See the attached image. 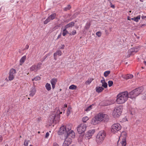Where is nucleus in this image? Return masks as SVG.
Returning <instances> with one entry per match:
<instances>
[{"instance_id":"1","label":"nucleus","mask_w":146,"mask_h":146,"mask_svg":"<svg viewBox=\"0 0 146 146\" xmlns=\"http://www.w3.org/2000/svg\"><path fill=\"white\" fill-rule=\"evenodd\" d=\"M129 97L127 92L125 91L119 93L117 96L116 101L118 104L124 103Z\"/></svg>"},{"instance_id":"2","label":"nucleus","mask_w":146,"mask_h":146,"mask_svg":"<svg viewBox=\"0 0 146 146\" xmlns=\"http://www.w3.org/2000/svg\"><path fill=\"white\" fill-rule=\"evenodd\" d=\"M126 136L127 134L125 132H122L121 133L117 142V146H125L126 144Z\"/></svg>"},{"instance_id":"3","label":"nucleus","mask_w":146,"mask_h":146,"mask_svg":"<svg viewBox=\"0 0 146 146\" xmlns=\"http://www.w3.org/2000/svg\"><path fill=\"white\" fill-rule=\"evenodd\" d=\"M143 90V87H140L137 88L129 93V98L133 99L135 98L142 92Z\"/></svg>"},{"instance_id":"4","label":"nucleus","mask_w":146,"mask_h":146,"mask_svg":"<svg viewBox=\"0 0 146 146\" xmlns=\"http://www.w3.org/2000/svg\"><path fill=\"white\" fill-rule=\"evenodd\" d=\"M106 135V133L104 131H101L99 132L97 135L96 138V141L98 144H100L103 142Z\"/></svg>"},{"instance_id":"5","label":"nucleus","mask_w":146,"mask_h":146,"mask_svg":"<svg viewBox=\"0 0 146 146\" xmlns=\"http://www.w3.org/2000/svg\"><path fill=\"white\" fill-rule=\"evenodd\" d=\"M122 109V106H121L120 105L118 107H115L113 112V117L115 118L119 117L121 114Z\"/></svg>"},{"instance_id":"6","label":"nucleus","mask_w":146,"mask_h":146,"mask_svg":"<svg viewBox=\"0 0 146 146\" xmlns=\"http://www.w3.org/2000/svg\"><path fill=\"white\" fill-rule=\"evenodd\" d=\"M62 112H60V110H58L56 113L55 112H53V113L50 116V120L52 122H53L54 121H56V118L57 119H58L60 117V114H62Z\"/></svg>"},{"instance_id":"7","label":"nucleus","mask_w":146,"mask_h":146,"mask_svg":"<svg viewBox=\"0 0 146 146\" xmlns=\"http://www.w3.org/2000/svg\"><path fill=\"white\" fill-rule=\"evenodd\" d=\"M95 117L99 122L103 120L104 121H107L109 119L108 116L107 115L103 113L99 114Z\"/></svg>"},{"instance_id":"8","label":"nucleus","mask_w":146,"mask_h":146,"mask_svg":"<svg viewBox=\"0 0 146 146\" xmlns=\"http://www.w3.org/2000/svg\"><path fill=\"white\" fill-rule=\"evenodd\" d=\"M121 128V126L119 123H115L113 124L111 127V131L112 133H115L120 130Z\"/></svg>"},{"instance_id":"9","label":"nucleus","mask_w":146,"mask_h":146,"mask_svg":"<svg viewBox=\"0 0 146 146\" xmlns=\"http://www.w3.org/2000/svg\"><path fill=\"white\" fill-rule=\"evenodd\" d=\"M86 127V125L85 123H81L77 127V130L78 133L81 134L84 132Z\"/></svg>"},{"instance_id":"10","label":"nucleus","mask_w":146,"mask_h":146,"mask_svg":"<svg viewBox=\"0 0 146 146\" xmlns=\"http://www.w3.org/2000/svg\"><path fill=\"white\" fill-rule=\"evenodd\" d=\"M16 73V70L15 69L12 68L11 69L9 73L8 78L9 81L13 80L14 78V76Z\"/></svg>"},{"instance_id":"11","label":"nucleus","mask_w":146,"mask_h":146,"mask_svg":"<svg viewBox=\"0 0 146 146\" xmlns=\"http://www.w3.org/2000/svg\"><path fill=\"white\" fill-rule=\"evenodd\" d=\"M58 133L59 135H64L65 137L68 132L65 126H63L60 128Z\"/></svg>"},{"instance_id":"12","label":"nucleus","mask_w":146,"mask_h":146,"mask_svg":"<svg viewBox=\"0 0 146 146\" xmlns=\"http://www.w3.org/2000/svg\"><path fill=\"white\" fill-rule=\"evenodd\" d=\"M56 16L55 13L52 14L47 19L44 21V24H46L48 23L50 20L54 19Z\"/></svg>"},{"instance_id":"13","label":"nucleus","mask_w":146,"mask_h":146,"mask_svg":"<svg viewBox=\"0 0 146 146\" xmlns=\"http://www.w3.org/2000/svg\"><path fill=\"white\" fill-rule=\"evenodd\" d=\"M68 138L72 139L73 138L75 137V133L72 130H71L69 132L67 133L66 136Z\"/></svg>"},{"instance_id":"14","label":"nucleus","mask_w":146,"mask_h":146,"mask_svg":"<svg viewBox=\"0 0 146 146\" xmlns=\"http://www.w3.org/2000/svg\"><path fill=\"white\" fill-rule=\"evenodd\" d=\"M72 140V139L68 138L66 137L63 144V146H68L71 143Z\"/></svg>"},{"instance_id":"15","label":"nucleus","mask_w":146,"mask_h":146,"mask_svg":"<svg viewBox=\"0 0 146 146\" xmlns=\"http://www.w3.org/2000/svg\"><path fill=\"white\" fill-rule=\"evenodd\" d=\"M95 130V129H92L88 131L87 133L86 134V137L88 139H90L91 137L93 135Z\"/></svg>"},{"instance_id":"16","label":"nucleus","mask_w":146,"mask_h":146,"mask_svg":"<svg viewBox=\"0 0 146 146\" xmlns=\"http://www.w3.org/2000/svg\"><path fill=\"white\" fill-rule=\"evenodd\" d=\"M36 92V90L35 86L33 87L31 89L29 93L30 96L33 97L35 94Z\"/></svg>"},{"instance_id":"17","label":"nucleus","mask_w":146,"mask_h":146,"mask_svg":"<svg viewBox=\"0 0 146 146\" xmlns=\"http://www.w3.org/2000/svg\"><path fill=\"white\" fill-rule=\"evenodd\" d=\"M62 55V52L60 50H58L54 53V59L56 60L57 59L56 56L57 55L61 56Z\"/></svg>"},{"instance_id":"18","label":"nucleus","mask_w":146,"mask_h":146,"mask_svg":"<svg viewBox=\"0 0 146 146\" xmlns=\"http://www.w3.org/2000/svg\"><path fill=\"white\" fill-rule=\"evenodd\" d=\"M99 123L97 119H96V117L95 116L93 117L91 121V123L94 125H96Z\"/></svg>"},{"instance_id":"19","label":"nucleus","mask_w":146,"mask_h":146,"mask_svg":"<svg viewBox=\"0 0 146 146\" xmlns=\"http://www.w3.org/2000/svg\"><path fill=\"white\" fill-rule=\"evenodd\" d=\"M57 81V79L56 78H53L51 81L52 88L53 89L55 88V85Z\"/></svg>"},{"instance_id":"20","label":"nucleus","mask_w":146,"mask_h":146,"mask_svg":"<svg viewBox=\"0 0 146 146\" xmlns=\"http://www.w3.org/2000/svg\"><path fill=\"white\" fill-rule=\"evenodd\" d=\"M74 23L73 22H71L69 24L66 25L65 26V28L68 29V28L72 27L74 25Z\"/></svg>"},{"instance_id":"21","label":"nucleus","mask_w":146,"mask_h":146,"mask_svg":"<svg viewBox=\"0 0 146 146\" xmlns=\"http://www.w3.org/2000/svg\"><path fill=\"white\" fill-rule=\"evenodd\" d=\"M72 125L71 124H67L65 127L66 129H67V132H69L71 130Z\"/></svg>"},{"instance_id":"22","label":"nucleus","mask_w":146,"mask_h":146,"mask_svg":"<svg viewBox=\"0 0 146 146\" xmlns=\"http://www.w3.org/2000/svg\"><path fill=\"white\" fill-rule=\"evenodd\" d=\"M104 89L102 86H98L96 88V91L98 93L102 92Z\"/></svg>"},{"instance_id":"23","label":"nucleus","mask_w":146,"mask_h":146,"mask_svg":"<svg viewBox=\"0 0 146 146\" xmlns=\"http://www.w3.org/2000/svg\"><path fill=\"white\" fill-rule=\"evenodd\" d=\"M26 59V56H24L23 57H22L21 58V59L20 62V65H22L23 63L24 62L25 60Z\"/></svg>"},{"instance_id":"24","label":"nucleus","mask_w":146,"mask_h":146,"mask_svg":"<svg viewBox=\"0 0 146 146\" xmlns=\"http://www.w3.org/2000/svg\"><path fill=\"white\" fill-rule=\"evenodd\" d=\"M113 102L112 100H108L105 102L104 105L107 106L113 104Z\"/></svg>"},{"instance_id":"25","label":"nucleus","mask_w":146,"mask_h":146,"mask_svg":"<svg viewBox=\"0 0 146 146\" xmlns=\"http://www.w3.org/2000/svg\"><path fill=\"white\" fill-rule=\"evenodd\" d=\"M135 50V48H133L131 49H130L129 51H128V53H129V55H127L126 56V57L127 58H128L130 57V55H131V53L134 52Z\"/></svg>"},{"instance_id":"26","label":"nucleus","mask_w":146,"mask_h":146,"mask_svg":"<svg viewBox=\"0 0 146 146\" xmlns=\"http://www.w3.org/2000/svg\"><path fill=\"white\" fill-rule=\"evenodd\" d=\"M46 89L48 91L50 90L51 89V85L50 84L47 83L45 85Z\"/></svg>"},{"instance_id":"27","label":"nucleus","mask_w":146,"mask_h":146,"mask_svg":"<svg viewBox=\"0 0 146 146\" xmlns=\"http://www.w3.org/2000/svg\"><path fill=\"white\" fill-rule=\"evenodd\" d=\"M133 77V76L132 74H127L125 75V79L126 80H127L129 79H131Z\"/></svg>"},{"instance_id":"28","label":"nucleus","mask_w":146,"mask_h":146,"mask_svg":"<svg viewBox=\"0 0 146 146\" xmlns=\"http://www.w3.org/2000/svg\"><path fill=\"white\" fill-rule=\"evenodd\" d=\"M72 108L70 106H68V108L67 111V115L68 116L71 113V112Z\"/></svg>"},{"instance_id":"29","label":"nucleus","mask_w":146,"mask_h":146,"mask_svg":"<svg viewBox=\"0 0 146 146\" xmlns=\"http://www.w3.org/2000/svg\"><path fill=\"white\" fill-rule=\"evenodd\" d=\"M140 16L139 15L136 17H134L132 18L131 19L134 20V21L137 22L140 19Z\"/></svg>"},{"instance_id":"30","label":"nucleus","mask_w":146,"mask_h":146,"mask_svg":"<svg viewBox=\"0 0 146 146\" xmlns=\"http://www.w3.org/2000/svg\"><path fill=\"white\" fill-rule=\"evenodd\" d=\"M30 70L31 71H34L35 72H36L37 70L35 67V65H34L31 66L30 68Z\"/></svg>"},{"instance_id":"31","label":"nucleus","mask_w":146,"mask_h":146,"mask_svg":"<svg viewBox=\"0 0 146 146\" xmlns=\"http://www.w3.org/2000/svg\"><path fill=\"white\" fill-rule=\"evenodd\" d=\"M93 80V79L92 78H89L88 80H87L85 82V84L86 85H88Z\"/></svg>"},{"instance_id":"32","label":"nucleus","mask_w":146,"mask_h":146,"mask_svg":"<svg viewBox=\"0 0 146 146\" xmlns=\"http://www.w3.org/2000/svg\"><path fill=\"white\" fill-rule=\"evenodd\" d=\"M76 86L74 85H72L69 87V89L70 90H75L76 89Z\"/></svg>"},{"instance_id":"33","label":"nucleus","mask_w":146,"mask_h":146,"mask_svg":"<svg viewBox=\"0 0 146 146\" xmlns=\"http://www.w3.org/2000/svg\"><path fill=\"white\" fill-rule=\"evenodd\" d=\"M91 24L90 23H87L86 26H85L84 29L86 30L88 29L90 26Z\"/></svg>"},{"instance_id":"34","label":"nucleus","mask_w":146,"mask_h":146,"mask_svg":"<svg viewBox=\"0 0 146 146\" xmlns=\"http://www.w3.org/2000/svg\"><path fill=\"white\" fill-rule=\"evenodd\" d=\"M67 28H65V29L63 30L62 33V35L63 36H65L67 34H69L68 32L66 30Z\"/></svg>"},{"instance_id":"35","label":"nucleus","mask_w":146,"mask_h":146,"mask_svg":"<svg viewBox=\"0 0 146 146\" xmlns=\"http://www.w3.org/2000/svg\"><path fill=\"white\" fill-rule=\"evenodd\" d=\"M41 65L42 63L39 62L38 63L37 65H35V67L37 70L40 69Z\"/></svg>"},{"instance_id":"36","label":"nucleus","mask_w":146,"mask_h":146,"mask_svg":"<svg viewBox=\"0 0 146 146\" xmlns=\"http://www.w3.org/2000/svg\"><path fill=\"white\" fill-rule=\"evenodd\" d=\"M141 95V97L142 99H146V91L142 94Z\"/></svg>"},{"instance_id":"37","label":"nucleus","mask_w":146,"mask_h":146,"mask_svg":"<svg viewBox=\"0 0 146 146\" xmlns=\"http://www.w3.org/2000/svg\"><path fill=\"white\" fill-rule=\"evenodd\" d=\"M89 119L88 117L87 116H85L82 118V120L84 123L86 122V121Z\"/></svg>"},{"instance_id":"38","label":"nucleus","mask_w":146,"mask_h":146,"mask_svg":"<svg viewBox=\"0 0 146 146\" xmlns=\"http://www.w3.org/2000/svg\"><path fill=\"white\" fill-rule=\"evenodd\" d=\"M110 71H107L105 72L104 73V76L106 77L110 74Z\"/></svg>"},{"instance_id":"39","label":"nucleus","mask_w":146,"mask_h":146,"mask_svg":"<svg viewBox=\"0 0 146 146\" xmlns=\"http://www.w3.org/2000/svg\"><path fill=\"white\" fill-rule=\"evenodd\" d=\"M71 8V6L70 5H68L67 6V7H65L64 9V10L65 11H67L68 10H69Z\"/></svg>"},{"instance_id":"40","label":"nucleus","mask_w":146,"mask_h":146,"mask_svg":"<svg viewBox=\"0 0 146 146\" xmlns=\"http://www.w3.org/2000/svg\"><path fill=\"white\" fill-rule=\"evenodd\" d=\"M40 77L38 76H37L35 78H33L32 80L33 81H34V80H35V81H37L39 80L40 79Z\"/></svg>"},{"instance_id":"41","label":"nucleus","mask_w":146,"mask_h":146,"mask_svg":"<svg viewBox=\"0 0 146 146\" xmlns=\"http://www.w3.org/2000/svg\"><path fill=\"white\" fill-rule=\"evenodd\" d=\"M76 33V30H74L71 33H69V34L70 35H74Z\"/></svg>"},{"instance_id":"42","label":"nucleus","mask_w":146,"mask_h":146,"mask_svg":"<svg viewBox=\"0 0 146 146\" xmlns=\"http://www.w3.org/2000/svg\"><path fill=\"white\" fill-rule=\"evenodd\" d=\"M113 84V82L111 81H109L108 82V84L109 87H110L112 86Z\"/></svg>"},{"instance_id":"43","label":"nucleus","mask_w":146,"mask_h":146,"mask_svg":"<svg viewBox=\"0 0 146 146\" xmlns=\"http://www.w3.org/2000/svg\"><path fill=\"white\" fill-rule=\"evenodd\" d=\"M96 34L98 37H100L101 36L102 33L101 32L98 31L96 33Z\"/></svg>"},{"instance_id":"44","label":"nucleus","mask_w":146,"mask_h":146,"mask_svg":"<svg viewBox=\"0 0 146 146\" xmlns=\"http://www.w3.org/2000/svg\"><path fill=\"white\" fill-rule=\"evenodd\" d=\"M107 84L105 82L103 83L102 85V86L104 87L105 88H106L107 87Z\"/></svg>"},{"instance_id":"45","label":"nucleus","mask_w":146,"mask_h":146,"mask_svg":"<svg viewBox=\"0 0 146 146\" xmlns=\"http://www.w3.org/2000/svg\"><path fill=\"white\" fill-rule=\"evenodd\" d=\"M92 106H88L86 110H85L86 111H90V110H91L92 109Z\"/></svg>"},{"instance_id":"46","label":"nucleus","mask_w":146,"mask_h":146,"mask_svg":"<svg viewBox=\"0 0 146 146\" xmlns=\"http://www.w3.org/2000/svg\"><path fill=\"white\" fill-rule=\"evenodd\" d=\"M29 141H27L26 140H25V142L24 145L25 146H28V142Z\"/></svg>"},{"instance_id":"47","label":"nucleus","mask_w":146,"mask_h":146,"mask_svg":"<svg viewBox=\"0 0 146 146\" xmlns=\"http://www.w3.org/2000/svg\"><path fill=\"white\" fill-rule=\"evenodd\" d=\"M64 44H61L60 47V49H63L64 47Z\"/></svg>"},{"instance_id":"48","label":"nucleus","mask_w":146,"mask_h":146,"mask_svg":"<svg viewBox=\"0 0 146 146\" xmlns=\"http://www.w3.org/2000/svg\"><path fill=\"white\" fill-rule=\"evenodd\" d=\"M49 135V134L48 132H47L46 133V135L45 136L46 138H47Z\"/></svg>"},{"instance_id":"49","label":"nucleus","mask_w":146,"mask_h":146,"mask_svg":"<svg viewBox=\"0 0 146 146\" xmlns=\"http://www.w3.org/2000/svg\"><path fill=\"white\" fill-rule=\"evenodd\" d=\"M138 48V47L135 48L134 52L135 53H136L137 52Z\"/></svg>"},{"instance_id":"50","label":"nucleus","mask_w":146,"mask_h":146,"mask_svg":"<svg viewBox=\"0 0 146 146\" xmlns=\"http://www.w3.org/2000/svg\"><path fill=\"white\" fill-rule=\"evenodd\" d=\"M61 110H62V111H63V113H64L65 111V108H64V107H63L62 108V109H61Z\"/></svg>"},{"instance_id":"51","label":"nucleus","mask_w":146,"mask_h":146,"mask_svg":"<svg viewBox=\"0 0 146 146\" xmlns=\"http://www.w3.org/2000/svg\"><path fill=\"white\" fill-rule=\"evenodd\" d=\"M53 146H59V145L56 143H54Z\"/></svg>"},{"instance_id":"52","label":"nucleus","mask_w":146,"mask_h":146,"mask_svg":"<svg viewBox=\"0 0 146 146\" xmlns=\"http://www.w3.org/2000/svg\"><path fill=\"white\" fill-rule=\"evenodd\" d=\"M105 82L104 80H102L101 81V82L102 83V84Z\"/></svg>"},{"instance_id":"53","label":"nucleus","mask_w":146,"mask_h":146,"mask_svg":"<svg viewBox=\"0 0 146 146\" xmlns=\"http://www.w3.org/2000/svg\"><path fill=\"white\" fill-rule=\"evenodd\" d=\"M121 76L123 78L125 79V75H122Z\"/></svg>"},{"instance_id":"54","label":"nucleus","mask_w":146,"mask_h":146,"mask_svg":"<svg viewBox=\"0 0 146 146\" xmlns=\"http://www.w3.org/2000/svg\"><path fill=\"white\" fill-rule=\"evenodd\" d=\"M141 18L142 19H144L145 18H146V16H143L141 17Z\"/></svg>"},{"instance_id":"55","label":"nucleus","mask_w":146,"mask_h":146,"mask_svg":"<svg viewBox=\"0 0 146 146\" xmlns=\"http://www.w3.org/2000/svg\"><path fill=\"white\" fill-rule=\"evenodd\" d=\"M67 107V105L66 104H65L64 105V107H63L65 108H66Z\"/></svg>"},{"instance_id":"56","label":"nucleus","mask_w":146,"mask_h":146,"mask_svg":"<svg viewBox=\"0 0 146 146\" xmlns=\"http://www.w3.org/2000/svg\"><path fill=\"white\" fill-rule=\"evenodd\" d=\"M61 36V34H60L58 36L57 39H58Z\"/></svg>"},{"instance_id":"57","label":"nucleus","mask_w":146,"mask_h":146,"mask_svg":"<svg viewBox=\"0 0 146 146\" xmlns=\"http://www.w3.org/2000/svg\"><path fill=\"white\" fill-rule=\"evenodd\" d=\"M111 7L113 8H114L115 7V6L113 5H111Z\"/></svg>"},{"instance_id":"58","label":"nucleus","mask_w":146,"mask_h":146,"mask_svg":"<svg viewBox=\"0 0 146 146\" xmlns=\"http://www.w3.org/2000/svg\"><path fill=\"white\" fill-rule=\"evenodd\" d=\"M143 62L144 64L146 66V61H144Z\"/></svg>"},{"instance_id":"59","label":"nucleus","mask_w":146,"mask_h":146,"mask_svg":"<svg viewBox=\"0 0 146 146\" xmlns=\"http://www.w3.org/2000/svg\"><path fill=\"white\" fill-rule=\"evenodd\" d=\"M27 49H28L29 48V46L28 45H27Z\"/></svg>"},{"instance_id":"60","label":"nucleus","mask_w":146,"mask_h":146,"mask_svg":"<svg viewBox=\"0 0 146 146\" xmlns=\"http://www.w3.org/2000/svg\"><path fill=\"white\" fill-rule=\"evenodd\" d=\"M27 49H28L29 48V46L28 45H27Z\"/></svg>"},{"instance_id":"61","label":"nucleus","mask_w":146,"mask_h":146,"mask_svg":"<svg viewBox=\"0 0 146 146\" xmlns=\"http://www.w3.org/2000/svg\"><path fill=\"white\" fill-rule=\"evenodd\" d=\"M29 146H33L32 145H29Z\"/></svg>"},{"instance_id":"62","label":"nucleus","mask_w":146,"mask_h":146,"mask_svg":"<svg viewBox=\"0 0 146 146\" xmlns=\"http://www.w3.org/2000/svg\"><path fill=\"white\" fill-rule=\"evenodd\" d=\"M139 37H137V38L139 39Z\"/></svg>"},{"instance_id":"63","label":"nucleus","mask_w":146,"mask_h":146,"mask_svg":"<svg viewBox=\"0 0 146 146\" xmlns=\"http://www.w3.org/2000/svg\"><path fill=\"white\" fill-rule=\"evenodd\" d=\"M129 12L130 13H131V11H129Z\"/></svg>"},{"instance_id":"64","label":"nucleus","mask_w":146,"mask_h":146,"mask_svg":"<svg viewBox=\"0 0 146 146\" xmlns=\"http://www.w3.org/2000/svg\"><path fill=\"white\" fill-rule=\"evenodd\" d=\"M40 133V132L39 131H38V133Z\"/></svg>"}]
</instances>
